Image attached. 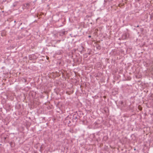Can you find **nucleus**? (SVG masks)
Returning a JSON list of instances; mask_svg holds the SVG:
<instances>
[{
	"instance_id": "f257e3e1",
	"label": "nucleus",
	"mask_w": 153,
	"mask_h": 153,
	"mask_svg": "<svg viewBox=\"0 0 153 153\" xmlns=\"http://www.w3.org/2000/svg\"><path fill=\"white\" fill-rule=\"evenodd\" d=\"M36 56L34 54L30 55L29 56V60H32L36 59L37 58Z\"/></svg>"
},
{
	"instance_id": "f03ea898",
	"label": "nucleus",
	"mask_w": 153,
	"mask_h": 153,
	"mask_svg": "<svg viewBox=\"0 0 153 153\" xmlns=\"http://www.w3.org/2000/svg\"><path fill=\"white\" fill-rule=\"evenodd\" d=\"M129 36V34L128 33H126L123 35V39H126L128 38Z\"/></svg>"
},
{
	"instance_id": "7ed1b4c3",
	"label": "nucleus",
	"mask_w": 153,
	"mask_h": 153,
	"mask_svg": "<svg viewBox=\"0 0 153 153\" xmlns=\"http://www.w3.org/2000/svg\"><path fill=\"white\" fill-rule=\"evenodd\" d=\"M65 31H60L59 33V35L61 36H62L65 34Z\"/></svg>"
},
{
	"instance_id": "20e7f679",
	"label": "nucleus",
	"mask_w": 153,
	"mask_h": 153,
	"mask_svg": "<svg viewBox=\"0 0 153 153\" xmlns=\"http://www.w3.org/2000/svg\"><path fill=\"white\" fill-rule=\"evenodd\" d=\"M30 6V4L29 3H25L24 4V6L27 8H28Z\"/></svg>"
},
{
	"instance_id": "39448f33",
	"label": "nucleus",
	"mask_w": 153,
	"mask_h": 153,
	"mask_svg": "<svg viewBox=\"0 0 153 153\" xmlns=\"http://www.w3.org/2000/svg\"><path fill=\"white\" fill-rule=\"evenodd\" d=\"M6 34V33L4 31H3V32H2L1 33V36H5Z\"/></svg>"
},
{
	"instance_id": "423d86ee",
	"label": "nucleus",
	"mask_w": 153,
	"mask_h": 153,
	"mask_svg": "<svg viewBox=\"0 0 153 153\" xmlns=\"http://www.w3.org/2000/svg\"><path fill=\"white\" fill-rule=\"evenodd\" d=\"M77 117L76 116L75 114H74L73 117V119L74 120H76L77 119Z\"/></svg>"
},
{
	"instance_id": "0eeeda50",
	"label": "nucleus",
	"mask_w": 153,
	"mask_h": 153,
	"mask_svg": "<svg viewBox=\"0 0 153 153\" xmlns=\"http://www.w3.org/2000/svg\"><path fill=\"white\" fill-rule=\"evenodd\" d=\"M10 145L11 146V147L13 146V144H14L12 142H11L10 143Z\"/></svg>"
},
{
	"instance_id": "6e6552de",
	"label": "nucleus",
	"mask_w": 153,
	"mask_h": 153,
	"mask_svg": "<svg viewBox=\"0 0 153 153\" xmlns=\"http://www.w3.org/2000/svg\"><path fill=\"white\" fill-rule=\"evenodd\" d=\"M97 48L99 50H100L101 48V47L100 45H98L97 47Z\"/></svg>"
},
{
	"instance_id": "1a4fd4ad",
	"label": "nucleus",
	"mask_w": 153,
	"mask_h": 153,
	"mask_svg": "<svg viewBox=\"0 0 153 153\" xmlns=\"http://www.w3.org/2000/svg\"><path fill=\"white\" fill-rule=\"evenodd\" d=\"M138 108L139 109L140 111L142 110V108L140 106H138Z\"/></svg>"
},
{
	"instance_id": "9d476101",
	"label": "nucleus",
	"mask_w": 153,
	"mask_h": 153,
	"mask_svg": "<svg viewBox=\"0 0 153 153\" xmlns=\"http://www.w3.org/2000/svg\"><path fill=\"white\" fill-rule=\"evenodd\" d=\"M119 102L121 105H122L123 103V102L121 101H120Z\"/></svg>"
},
{
	"instance_id": "9b49d317",
	"label": "nucleus",
	"mask_w": 153,
	"mask_h": 153,
	"mask_svg": "<svg viewBox=\"0 0 153 153\" xmlns=\"http://www.w3.org/2000/svg\"><path fill=\"white\" fill-rule=\"evenodd\" d=\"M105 138L106 139H108V137H107L106 136V137H104V139H105Z\"/></svg>"
},
{
	"instance_id": "f8f14e48",
	"label": "nucleus",
	"mask_w": 153,
	"mask_h": 153,
	"mask_svg": "<svg viewBox=\"0 0 153 153\" xmlns=\"http://www.w3.org/2000/svg\"><path fill=\"white\" fill-rule=\"evenodd\" d=\"M71 133H73V132H72V130H70L69 131Z\"/></svg>"
},
{
	"instance_id": "ddd939ff",
	"label": "nucleus",
	"mask_w": 153,
	"mask_h": 153,
	"mask_svg": "<svg viewBox=\"0 0 153 153\" xmlns=\"http://www.w3.org/2000/svg\"><path fill=\"white\" fill-rule=\"evenodd\" d=\"M42 146H41L40 147V151H41V149H42Z\"/></svg>"
},
{
	"instance_id": "4468645a",
	"label": "nucleus",
	"mask_w": 153,
	"mask_h": 153,
	"mask_svg": "<svg viewBox=\"0 0 153 153\" xmlns=\"http://www.w3.org/2000/svg\"><path fill=\"white\" fill-rule=\"evenodd\" d=\"M88 37L89 38H91V36L90 35H89V36H88Z\"/></svg>"
},
{
	"instance_id": "2eb2a0df",
	"label": "nucleus",
	"mask_w": 153,
	"mask_h": 153,
	"mask_svg": "<svg viewBox=\"0 0 153 153\" xmlns=\"http://www.w3.org/2000/svg\"><path fill=\"white\" fill-rule=\"evenodd\" d=\"M24 80H25V82H26V79H25Z\"/></svg>"
},
{
	"instance_id": "dca6fc26",
	"label": "nucleus",
	"mask_w": 153,
	"mask_h": 153,
	"mask_svg": "<svg viewBox=\"0 0 153 153\" xmlns=\"http://www.w3.org/2000/svg\"><path fill=\"white\" fill-rule=\"evenodd\" d=\"M70 123H71V121H69V122L68 123L69 124Z\"/></svg>"
},
{
	"instance_id": "f3484780",
	"label": "nucleus",
	"mask_w": 153,
	"mask_h": 153,
	"mask_svg": "<svg viewBox=\"0 0 153 153\" xmlns=\"http://www.w3.org/2000/svg\"><path fill=\"white\" fill-rule=\"evenodd\" d=\"M139 27V25H137V27Z\"/></svg>"
},
{
	"instance_id": "a211bd4d",
	"label": "nucleus",
	"mask_w": 153,
	"mask_h": 153,
	"mask_svg": "<svg viewBox=\"0 0 153 153\" xmlns=\"http://www.w3.org/2000/svg\"><path fill=\"white\" fill-rule=\"evenodd\" d=\"M6 137H4V139H5V140H6Z\"/></svg>"
},
{
	"instance_id": "6ab92c4d",
	"label": "nucleus",
	"mask_w": 153,
	"mask_h": 153,
	"mask_svg": "<svg viewBox=\"0 0 153 153\" xmlns=\"http://www.w3.org/2000/svg\"><path fill=\"white\" fill-rule=\"evenodd\" d=\"M82 48H84L82 46Z\"/></svg>"
}]
</instances>
